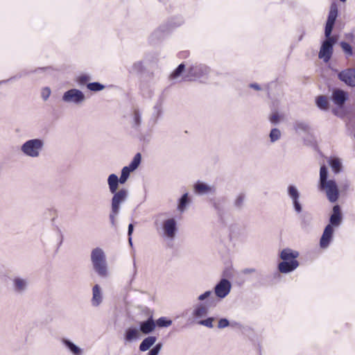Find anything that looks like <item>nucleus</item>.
Masks as SVG:
<instances>
[{"mask_svg":"<svg viewBox=\"0 0 355 355\" xmlns=\"http://www.w3.org/2000/svg\"><path fill=\"white\" fill-rule=\"evenodd\" d=\"M328 171L323 165L320 169L319 189L324 191L327 199L331 202H335L339 197V191L336 182L333 180H327Z\"/></svg>","mask_w":355,"mask_h":355,"instance_id":"obj_1","label":"nucleus"},{"mask_svg":"<svg viewBox=\"0 0 355 355\" xmlns=\"http://www.w3.org/2000/svg\"><path fill=\"white\" fill-rule=\"evenodd\" d=\"M90 257L92 267L96 273L101 277H107L110 272L103 250L101 248H94Z\"/></svg>","mask_w":355,"mask_h":355,"instance_id":"obj_2","label":"nucleus"},{"mask_svg":"<svg viewBox=\"0 0 355 355\" xmlns=\"http://www.w3.org/2000/svg\"><path fill=\"white\" fill-rule=\"evenodd\" d=\"M44 146L45 141L43 139H30L21 144L20 151L26 157L36 159L42 155Z\"/></svg>","mask_w":355,"mask_h":355,"instance_id":"obj_3","label":"nucleus"},{"mask_svg":"<svg viewBox=\"0 0 355 355\" xmlns=\"http://www.w3.org/2000/svg\"><path fill=\"white\" fill-rule=\"evenodd\" d=\"M112 198L111 212L110 214V219L112 225H115L116 217L119 213L121 205L124 202L128 196V190L125 189L116 191Z\"/></svg>","mask_w":355,"mask_h":355,"instance_id":"obj_4","label":"nucleus"},{"mask_svg":"<svg viewBox=\"0 0 355 355\" xmlns=\"http://www.w3.org/2000/svg\"><path fill=\"white\" fill-rule=\"evenodd\" d=\"M210 68L204 64L194 63L189 66L186 74L182 77L183 81H191L208 76Z\"/></svg>","mask_w":355,"mask_h":355,"instance_id":"obj_5","label":"nucleus"},{"mask_svg":"<svg viewBox=\"0 0 355 355\" xmlns=\"http://www.w3.org/2000/svg\"><path fill=\"white\" fill-rule=\"evenodd\" d=\"M158 232L165 241H173L178 232L176 220L174 218L164 220Z\"/></svg>","mask_w":355,"mask_h":355,"instance_id":"obj_6","label":"nucleus"},{"mask_svg":"<svg viewBox=\"0 0 355 355\" xmlns=\"http://www.w3.org/2000/svg\"><path fill=\"white\" fill-rule=\"evenodd\" d=\"M87 98L85 94L80 89L71 88L64 92L62 101L69 105H81Z\"/></svg>","mask_w":355,"mask_h":355,"instance_id":"obj_7","label":"nucleus"},{"mask_svg":"<svg viewBox=\"0 0 355 355\" xmlns=\"http://www.w3.org/2000/svg\"><path fill=\"white\" fill-rule=\"evenodd\" d=\"M209 312L208 302H196L193 305L191 317L196 322L200 319L206 318Z\"/></svg>","mask_w":355,"mask_h":355,"instance_id":"obj_8","label":"nucleus"},{"mask_svg":"<svg viewBox=\"0 0 355 355\" xmlns=\"http://www.w3.org/2000/svg\"><path fill=\"white\" fill-rule=\"evenodd\" d=\"M335 43V39L329 36L324 41L319 52V58L322 59L324 62H328L333 53V45Z\"/></svg>","mask_w":355,"mask_h":355,"instance_id":"obj_9","label":"nucleus"},{"mask_svg":"<svg viewBox=\"0 0 355 355\" xmlns=\"http://www.w3.org/2000/svg\"><path fill=\"white\" fill-rule=\"evenodd\" d=\"M232 288L231 282L227 279H222L214 288L216 296L222 300L226 297L230 293Z\"/></svg>","mask_w":355,"mask_h":355,"instance_id":"obj_10","label":"nucleus"},{"mask_svg":"<svg viewBox=\"0 0 355 355\" xmlns=\"http://www.w3.org/2000/svg\"><path fill=\"white\" fill-rule=\"evenodd\" d=\"M339 80L349 87H355V68H347L338 73Z\"/></svg>","mask_w":355,"mask_h":355,"instance_id":"obj_11","label":"nucleus"},{"mask_svg":"<svg viewBox=\"0 0 355 355\" xmlns=\"http://www.w3.org/2000/svg\"><path fill=\"white\" fill-rule=\"evenodd\" d=\"M338 15V8L336 5L333 4L331 6L330 11L329 13L327 21L325 26L324 35L326 37H329L331 35L335 21Z\"/></svg>","mask_w":355,"mask_h":355,"instance_id":"obj_12","label":"nucleus"},{"mask_svg":"<svg viewBox=\"0 0 355 355\" xmlns=\"http://www.w3.org/2000/svg\"><path fill=\"white\" fill-rule=\"evenodd\" d=\"M91 304L94 307L99 306L103 302L104 296L102 287L96 284L92 288Z\"/></svg>","mask_w":355,"mask_h":355,"instance_id":"obj_13","label":"nucleus"},{"mask_svg":"<svg viewBox=\"0 0 355 355\" xmlns=\"http://www.w3.org/2000/svg\"><path fill=\"white\" fill-rule=\"evenodd\" d=\"M348 99V93L340 89H334L331 94V100L338 107H342Z\"/></svg>","mask_w":355,"mask_h":355,"instance_id":"obj_14","label":"nucleus"},{"mask_svg":"<svg viewBox=\"0 0 355 355\" xmlns=\"http://www.w3.org/2000/svg\"><path fill=\"white\" fill-rule=\"evenodd\" d=\"M193 190L196 193L202 196L214 193L216 188L214 186L198 181L194 184Z\"/></svg>","mask_w":355,"mask_h":355,"instance_id":"obj_15","label":"nucleus"},{"mask_svg":"<svg viewBox=\"0 0 355 355\" xmlns=\"http://www.w3.org/2000/svg\"><path fill=\"white\" fill-rule=\"evenodd\" d=\"M128 178L121 175L119 178L115 174H111L107 178V184L111 193H114L118 189L119 183L125 184Z\"/></svg>","mask_w":355,"mask_h":355,"instance_id":"obj_16","label":"nucleus"},{"mask_svg":"<svg viewBox=\"0 0 355 355\" xmlns=\"http://www.w3.org/2000/svg\"><path fill=\"white\" fill-rule=\"evenodd\" d=\"M333 234V227L331 225H327L324 228V230L320 241V245L322 248H327L329 246L332 239Z\"/></svg>","mask_w":355,"mask_h":355,"instance_id":"obj_17","label":"nucleus"},{"mask_svg":"<svg viewBox=\"0 0 355 355\" xmlns=\"http://www.w3.org/2000/svg\"><path fill=\"white\" fill-rule=\"evenodd\" d=\"M28 280L21 277H15L12 279L13 289L18 293L24 292L28 287Z\"/></svg>","mask_w":355,"mask_h":355,"instance_id":"obj_18","label":"nucleus"},{"mask_svg":"<svg viewBox=\"0 0 355 355\" xmlns=\"http://www.w3.org/2000/svg\"><path fill=\"white\" fill-rule=\"evenodd\" d=\"M61 342L72 355L84 354V349L76 345L70 340L67 338H62Z\"/></svg>","mask_w":355,"mask_h":355,"instance_id":"obj_19","label":"nucleus"},{"mask_svg":"<svg viewBox=\"0 0 355 355\" xmlns=\"http://www.w3.org/2000/svg\"><path fill=\"white\" fill-rule=\"evenodd\" d=\"M299 266L297 261L280 262L278 265V270L282 273H288L295 270Z\"/></svg>","mask_w":355,"mask_h":355,"instance_id":"obj_20","label":"nucleus"},{"mask_svg":"<svg viewBox=\"0 0 355 355\" xmlns=\"http://www.w3.org/2000/svg\"><path fill=\"white\" fill-rule=\"evenodd\" d=\"M141 336L140 331L136 327L128 328L124 334V339L126 343H132Z\"/></svg>","mask_w":355,"mask_h":355,"instance_id":"obj_21","label":"nucleus"},{"mask_svg":"<svg viewBox=\"0 0 355 355\" xmlns=\"http://www.w3.org/2000/svg\"><path fill=\"white\" fill-rule=\"evenodd\" d=\"M299 252L290 248H286L280 252V258L285 261H297L299 257Z\"/></svg>","mask_w":355,"mask_h":355,"instance_id":"obj_22","label":"nucleus"},{"mask_svg":"<svg viewBox=\"0 0 355 355\" xmlns=\"http://www.w3.org/2000/svg\"><path fill=\"white\" fill-rule=\"evenodd\" d=\"M155 329V322L152 318H149L147 320L140 323V332L144 334L152 333Z\"/></svg>","mask_w":355,"mask_h":355,"instance_id":"obj_23","label":"nucleus"},{"mask_svg":"<svg viewBox=\"0 0 355 355\" xmlns=\"http://www.w3.org/2000/svg\"><path fill=\"white\" fill-rule=\"evenodd\" d=\"M342 220L341 213H340V209L338 205H335L333 207V214H331L330 217V224L332 227L334 226H338Z\"/></svg>","mask_w":355,"mask_h":355,"instance_id":"obj_24","label":"nucleus"},{"mask_svg":"<svg viewBox=\"0 0 355 355\" xmlns=\"http://www.w3.org/2000/svg\"><path fill=\"white\" fill-rule=\"evenodd\" d=\"M185 65L184 63L180 64L170 75V79L175 81L183 80L182 77L184 76L183 73L185 72Z\"/></svg>","mask_w":355,"mask_h":355,"instance_id":"obj_25","label":"nucleus"},{"mask_svg":"<svg viewBox=\"0 0 355 355\" xmlns=\"http://www.w3.org/2000/svg\"><path fill=\"white\" fill-rule=\"evenodd\" d=\"M157 338L155 336H148L144 338L139 345V350L141 352H146L155 343Z\"/></svg>","mask_w":355,"mask_h":355,"instance_id":"obj_26","label":"nucleus"},{"mask_svg":"<svg viewBox=\"0 0 355 355\" xmlns=\"http://www.w3.org/2000/svg\"><path fill=\"white\" fill-rule=\"evenodd\" d=\"M190 200L189 198V195L186 193L179 200L177 207L178 210L181 213L184 212Z\"/></svg>","mask_w":355,"mask_h":355,"instance_id":"obj_27","label":"nucleus"},{"mask_svg":"<svg viewBox=\"0 0 355 355\" xmlns=\"http://www.w3.org/2000/svg\"><path fill=\"white\" fill-rule=\"evenodd\" d=\"M329 165L332 171L335 173H338L342 169V162L339 158H331L329 161Z\"/></svg>","mask_w":355,"mask_h":355,"instance_id":"obj_28","label":"nucleus"},{"mask_svg":"<svg viewBox=\"0 0 355 355\" xmlns=\"http://www.w3.org/2000/svg\"><path fill=\"white\" fill-rule=\"evenodd\" d=\"M293 127L297 132H306L309 130V125L302 121H297L294 123Z\"/></svg>","mask_w":355,"mask_h":355,"instance_id":"obj_29","label":"nucleus"},{"mask_svg":"<svg viewBox=\"0 0 355 355\" xmlns=\"http://www.w3.org/2000/svg\"><path fill=\"white\" fill-rule=\"evenodd\" d=\"M141 121V113L137 110H134L132 114V121L131 123L132 126L135 128H137L140 125Z\"/></svg>","mask_w":355,"mask_h":355,"instance_id":"obj_30","label":"nucleus"},{"mask_svg":"<svg viewBox=\"0 0 355 355\" xmlns=\"http://www.w3.org/2000/svg\"><path fill=\"white\" fill-rule=\"evenodd\" d=\"M92 78L88 74H81L77 76L75 79L76 82L79 86H84L85 85H87L89 80H91Z\"/></svg>","mask_w":355,"mask_h":355,"instance_id":"obj_31","label":"nucleus"},{"mask_svg":"<svg viewBox=\"0 0 355 355\" xmlns=\"http://www.w3.org/2000/svg\"><path fill=\"white\" fill-rule=\"evenodd\" d=\"M288 196L291 200L300 198V192L294 185H289L287 188Z\"/></svg>","mask_w":355,"mask_h":355,"instance_id":"obj_32","label":"nucleus"},{"mask_svg":"<svg viewBox=\"0 0 355 355\" xmlns=\"http://www.w3.org/2000/svg\"><path fill=\"white\" fill-rule=\"evenodd\" d=\"M214 320H215V319L213 317H208V318L206 317L205 318H202V319H200V320H198L197 322V323L200 325L211 329L214 327L213 322H214Z\"/></svg>","mask_w":355,"mask_h":355,"instance_id":"obj_33","label":"nucleus"},{"mask_svg":"<svg viewBox=\"0 0 355 355\" xmlns=\"http://www.w3.org/2000/svg\"><path fill=\"white\" fill-rule=\"evenodd\" d=\"M141 160V156L140 153H137L131 161L130 164L127 166L130 169L135 171L139 166Z\"/></svg>","mask_w":355,"mask_h":355,"instance_id":"obj_34","label":"nucleus"},{"mask_svg":"<svg viewBox=\"0 0 355 355\" xmlns=\"http://www.w3.org/2000/svg\"><path fill=\"white\" fill-rule=\"evenodd\" d=\"M316 104L321 110H327L329 105L327 98L324 96H320L317 98Z\"/></svg>","mask_w":355,"mask_h":355,"instance_id":"obj_35","label":"nucleus"},{"mask_svg":"<svg viewBox=\"0 0 355 355\" xmlns=\"http://www.w3.org/2000/svg\"><path fill=\"white\" fill-rule=\"evenodd\" d=\"M172 324V320L166 317H161L156 320L155 326L159 327H168Z\"/></svg>","mask_w":355,"mask_h":355,"instance_id":"obj_36","label":"nucleus"},{"mask_svg":"<svg viewBox=\"0 0 355 355\" xmlns=\"http://www.w3.org/2000/svg\"><path fill=\"white\" fill-rule=\"evenodd\" d=\"M282 136L281 131L278 128H272L269 134L270 141L274 143L278 141Z\"/></svg>","mask_w":355,"mask_h":355,"instance_id":"obj_37","label":"nucleus"},{"mask_svg":"<svg viewBox=\"0 0 355 355\" xmlns=\"http://www.w3.org/2000/svg\"><path fill=\"white\" fill-rule=\"evenodd\" d=\"M87 88L92 92H99L105 88V86L99 83H89L87 85Z\"/></svg>","mask_w":355,"mask_h":355,"instance_id":"obj_38","label":"nucleus"},{"mask_svg":"<svg viewBox=\"0 0 355 355\" xmlns=\"http://www.w3.org/2000/svg\"><path fill=\"white\" fill-rule=\"evenodd\" d=\"M144 65L142 62L138 61L135 62L129 69V71L132 73H139L142 71Z\"/></svg>","mask_w":355,"mask_h":355,"instance_id":"obj_39","label":"nucleus"},{"mask_svg":"<svg viewBox=\"0 0 355 355\" xmlns=\"http://www.w3.org/2000/svg\"><path fill=\"white\" fill-rule=\"evenodd\" d=\"M245 196L243 193H239L234 200V206L239 209L241 208L244 204Z\"/></svg>","mask_w":355,"mask_h":355,"instance_id":"obj_40","label":"nucleus"},{"mask_svg":"<svg viewBox=\"0 0 355 355\" xmlns=\"http://www.w3.org/2000/svg\"><path fill=\"white\" fill-rule=\"evenodd\" d=\"M212 295L211 291H207L198 295L197 297L198 302H208V299Z\"/></svg>","mask_w":355,"mask_h":355,"instance_id":"obj_41","label":"nucleus"},{"mask_svg":"<svg viewBox=\"0 0 355 355\" xmlns=\"http://www.w3.org/2000/svg\"><path fill=\"white\" fill-rule=\"evenodd\" d=\"M162 347V344L161 343L156 344L153 347V348L149 351V352L148 353V355H158Z\"/></svg>","mask_w":355,"mask_h":355,"instance_id":"obj_42","label":"nucleus"},{"mask_svg":"<svg viewBox=\"0 0 355 355\" xmlns=\"http://www.w3.org/2000/svg\"><path fill=\"white\" fill-rule=\"evenodd\" d=\"M230 325V321L226 318H220L218 320V329H225Z\"/></svg>","mask_w":355,"mask_h":355,"instance_id":"obj_43","label":"nucleus"},{"mask_svg":"<svg viewBox=\"0 0 355 355\" xmlns=\"http://www.w3.org/2000/svg\"><path fill=\"white\" fill-rule=\"evenodd\" d=\"M340 46L343 51H345L348 55H352V47L348 43L343 42L340 43Z\"/></svg>","mask_w":355,"mask_h":355,"instance_id":"obj_44","label":"nucleus"},{"mask_svg":"<svg viewBox=\"0 0 355 355\" xmlns=\"http://www.w3.org/2000/svg\"><path fill=\"white\" fill-rule=\"evenodd\" d=\"M294 209L297 213H300L302 210V205L300 202V198L291 200Z\"/></svg>","mask_w":355,"mask_h":355,"instance_id":"obj_45","label":"nucleus"},{"mask_svg":"<svg viewBox=\"0 0 355 355\" xmlns=\"http://www.w3.org/2000/svg\"><path fill=\"white\" fill-rule=\"evenodd\" d=\"M51 89L49 87H44L42 89L41 96L42 98L46 101L51 95Z\"/></svg>","mask_w":355,"mask_h":355,"instance_id":"obj_46","label":"nucleus"},{"mask_svg":"<svg viewBox=\"0 0 355 355\" xmlns=\"http://www.w3.org/2000/svg\"><path fill=\"white\" fill-rule=\"evenodd\" d=\"M132 171H134L126 166L122 168L121 175L128 179L130 173Z\"/></svg>","mask_w":355,"mask_h":355,"instance_id":"obj_47","label":"nucleus"},{"mask_svg":"<svg viewBox=\"0 0 355 355\" xmlns=\"http://www.w3.org/2000/svg\"><path fill=\"white\" fill-rule=\"evenodd\" d=\"M270 121L272 123H277L279 121V116L277 112L273 113L270 117Z\"/></svg>","mask_w":355,"mask_h":355,"instance_id":"obj_48","label":"nucleus"},{"mask_svg":"<svg viewBox=\"0 0 355 355\" xmlns=\"http://www.w3.org/2000/svg\"><path fill=\"white\" fill-rule=\"evenodd\" d=\"M256 272V269L253 268H248L242 270L241 272L243 275H250L252 273H254Z\"/></svg>","mask_w":355,"mask_h":355,"instance_id":"obj_49","label":"nucleus"},{"mask_svg":"<svg viewBox=\"0 0 355 355\" xmlns=\"http://www.w3.org/2000/svg\"><path fill=\"white\" fill-rule=\"evenodd\" d=\"M250 87L251 88H253V89H256V90H260V89H261L260 86H259V85L256 84V83L250 84Z\"/></svg>","mask_w":355,"mask_h":355,"instance_id":"obj_50","label":"nucleus"},{"mask_svg":"<svg viewBox=\"0 0 355 355\" xmlns=\"http://www.w3.org/2000/svg\"><path fill=\"white\" fill-rule=\"evenodd\" d=\"M133 231V225L132 224H130L128 226V236H130Z\"/></svg>","mask_w":355,"mask_h":355,"instance_id":"obj_51","label":"nucleus"},{"mask_svg":"<svg viewBox=\"0 0 355 355\" xmlns=\"http://www.w3.org/2000/svg\"><path fill=\"white\" fill-rule=\"evenodd\" d=\"M308 225V223L307 221L304 219L302 222V228H306Z\"/></svg>","mask_w":355,"mask_h":355,"instance_id":"obj_52","label":"nucleus"},{"mask_svg":"<svg viewBox=\"0 0 355 355\" xmlns=\"http://www.w3.org/2000/svg\"><path fill=\"white\" fill-rule=\"evenodd\" d=\"M129 242H130V244H132L131 238H129Z\"/></svg>","mask_w":355,"mask_h":355,"instance_id":"obj_53","label":"nucleus"},{"mask_svg":"<svg viewBox=\"0 0 355 355\" xmlns=\"http://www.w3.org/2000/svg\"><path fill=\"white\" fill-rule=\"evenodd\" d=\"M9 80H3V83H6L7 81H8Z\"/></svg>","mask_w":355,"mask_h":355,"instance_id":"obj_54","label":"nucleus"},{"mask_svg":"<svg viewBox=\"0 0 355 355\" xmlns=\"http://www.w3.org/2000/svg\"><path fill=\"white\" fill-rule=\"evenodd\" d=\"M342 2H345L346 0H340Z\"/></svg>","mask_w":355,"mask_h":355,"instance_id":"obj_55","label":"nucleus"}]
</instances>
